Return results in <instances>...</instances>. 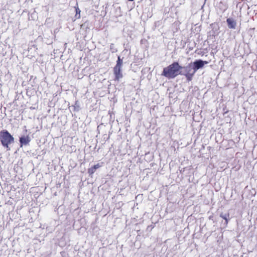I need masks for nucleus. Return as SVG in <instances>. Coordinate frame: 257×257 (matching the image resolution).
Returning <instances> with one entry per match:
<instances>
[{"label":"nucleus","mask_w":257,"mask_h":257,"mask_svg":"<svg viewBox=\"0 0 257 257\" xmlns=\"http://www.w3.org/2000/svg\"><path fill=\"white\" fill-rule=\"evenodd\" d=\"M182 68L178 62H174L164 68L162 75L169 79L174 78L178 75L182 74L181 72Z\"/></svg>","instance_id":"obj_1"},{"label":"nucleus","mask_w":257,"mask_h":257,"mask_svg":"<svg viewBox=\"0 0 257 257\" xmlns=\"http://www.w3.org/2000/svg\"><path fill=\"white\" fill-rule=\"evenodd\" d=\"M0 141L2 145H10L14 143V138L8 131L3 130L0 132Z\"/></svg>","instance_id":"obj_2"},{"label":"nucleus","mask_w":257,"mask_h":257,"mask_svg":"<svg viewBox=\"0 0 257 257\" xmlns=\"http://www.w3.org/2000/svg\"><path fill=\"white\" fill-rule=\"evenodd\" d=\"M185 70V73L183 75L186 77L188 81H191L192 77L196 71L190 65L183 67Z\"/></svg>","instance_id":"obj_3"},{"label":"nucleus","mask_w":257,"mask_h":257,"mask_svg":"<svg viewBox=\"0 0 257 257\" xmlns=\"http://www.w3.org/2000/svg\"><path fill=\"white\" fill-rule=\"evenodd\" d=\"M121 67L114 66L113 68V73L115 76L114 80L119 81V80L123 77V75L121 72Z\"/></svg>","instance_id":"obj_4"},{"label":"nucleus","mask_w":257,"mask_h":257,"mask_svg":"<svg viewBox=\"0 0 257 257\" xmlns=\"http://www.w3.org/2000/svg\"><path fill=\"white\" fill-rule=\"evenodd\" d=\"M208 63V62L206 61H202L201 60H196L193 63V69L196 71L199 69L203 67L204 64H207Z\"/></svg>","instance_id":"obj_5"},{"label":"nucleus","mask_w":257,"mask_h":257,"mask_svg":"<svg viewBox=\"0 0 257 257\" xmlns=\"http://www.w3.org/2000/svg\"><path fill=\"white\" fill-rule=\"evenodd\" d=\"M228 27L229 29H234L236 26V22L231 18H228L226 20Z\"/></svg>","instance_id":"obj_6"},{"label":"nucleus","mask_w":257,"mask_h":257,"mask_svg":"<svg viewBox=\"0 0 257 257\" xmlns=\"http://www.w3.org/2000/svg\"><path fill=\"white\" fill-rule=\"evenodd\" d=\"M30 140V138L28 135H24L20 138V142L22 145L29 144Z\"/></svg>","instance_id":"obj_7"},{"label":"nucleus","mask_w":257,"mask_h":257,"mask_svg":"<svg viewBox=\"0 0 257 257\" xmlns=\"http://www.w3.org/2000/svg\"><path fill=\"white\" fill-rule=\"evenodd\" d=\"M102 165L100 164H97L95 165H94L93 167H92L91 168L88 169V172L89 173V174L91 175H92L95 171V170L100 168Z\"/></svg>","instance_id":"obj_8"},{"label":"nucleus","mask_w":257,"mask_h":257,"mask_svg":"<svg viewBox=\"0 0 257 257\" xmlns=\"http://www.w3.org/2000/svg\"><path fill=\"white\" fill-rule=\"evenodd\" d=\"M122 63H123L122 60L120 59L119 56H118V58H117V60L116 61V64L115 66L121 67L122 65Z\"/></svg>","instance_id":"obj_9"},{"label":"nucleus","mask_w":257,"mask_h":257,"mask_svg":"<svg viewBox=\"0 0 257 257\" xmlns=\"http://www.w3.org/2000/svg\"><path fill=\"white\" fill-rule=\"evenodd\" d=\"M74 8L75 9L76 14H80L81 11L78 7V3L76 4V6L74 7Z\"/></svg>","instance_id":"obj_10"},{"label":"nucleus","mask_w":257,"mask_h":257,"mask_svg":"<svg viewBox=\"0 0 257 257\" xmlns=\"http://www.w3.org/2000/svg\"><path fill=\"white\" fill-rule=\"evenodd\" d=\"M220 216L221 217H222L225 220V222L227 224V222H228L227 217L228 216V215H223L221 214L220 215Z\"/></svg>","instance_id":"obj_11"},{"label":"nucleus","mask_w":257,"mask_h":257,"mask_svg":"<svg viewBox=\"0 0 257 257\" xmlns=\"http://www.w3.org/2000/svg\"><path fill=\"white\" fill-rule=\"evenodd\" d=\"M75 18H76V19H80V17H81L80 14H75Z\"/></svg>","instance_id":"obj_12"},{"label":"nucleus","mask_w":257,"mask_h":257,"mask_svg":"<svg viewBox=\"0 0 257 257\" xmlns=\"http://www.w3.org/2000/svg\"><path fill=\"white\" fill-rule=\"evenodd\" d=\"M7 148H8L9 147V146L8 145H7Z\"/></svg>","instance_id":"obj_13"}]
</instances>
